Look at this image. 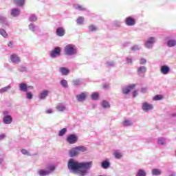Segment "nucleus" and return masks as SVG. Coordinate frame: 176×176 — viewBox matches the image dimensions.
<instances>
[{
  "label": "nucleus",
  "mask_w": 176,
  "mask_h": 176,
  "mask_svg": "<svg viewBox=\"0 0 176 176\" xmlns=\"http://www.w3.org/2000/svg\"><path fill=\"white\" fill-rule=\"evenodd\" d=\"M101 167L104 168V170H108L111 167V162L109 160L106 159L101 162Z\"/></svg>",
  "instance_id": "17"
},
{
  "label": "nucleus",
  "mask_w": 176,
  "mask_h": 176,
  "mask_svg": "<svg viewBox=\"0 0 176 176\" xmlns=\"http://www.w3.org/2000/svg\"><path fill=\"white\" fill-rule=\"evenodd\" d=\"M3 138H6V135H5V134H1V140H3Z\"/></svg>",
  "instance_id": "57"
},
{
  "label": "nucleus",
  "mask_w": 176,
  "mask_h": 176,
  "mask_svg": "<svg viewBox=\"0 0 176 176\" xmlns=\"http://www.w3.org/2000/svg\"><path fill=\"white\" fill-rule=\"evenodd\" d=\"M56 109L58 112H65V111H67V107H65V104L59 103L56 106Z\"/></svg>",
  "instance_id": "21"
},
{
  "label": "nucleus",
  "mask_w": 176,
  "mask_h": 176,
  "mask_svg": "<svg viewBox=\"0 0 176 176\" xmlns=\"http://www.w3.org/2000/svg\"><path fill=\"white\" fill-rule=\"evenodd\" d=\"M60 85L64 89H68V81L65 79H63L60 81Z\"/></svg>",
  "instance_id": "29"
},
{
  "label": "nucleus",
  "mask_w": 176,
  "mask_h": 176,
  "mask_svg": "<svg viewBox=\"0 0 176 176\" xmlns=\"http://www.w3.org/2000/svg\"><path fill=\"white\" fill-rule=\"evenodd\" d=\"M103 87H104V89H109V85H107V84H104V85H103Z\"/></svg>",
  "instance_id": "56"
},
{
  "label": "nucleus",
  "mask_w": 176,
  "mask_h": 176,
  "mask_svg": "<svg viewBox=\"0 0 176 176\" xmlns=\"http://www.w3.org/2000/svg\"><path fill=\"white\" fill-rule=\"evenodd\" d=\"M10 60L12 64H20V63H21V58L17 55V54H11Z\"/></svg>",
  "instance_id": "7"
},
{
  "label": "nucleus",
  "mask_w": 176,
  "mask_h": 176,
  "mask_svg": "<svg viewBox=\"0 0 176 176\" xmlns=\"http://www.w3.org/2000/svg\"><path fill=\"white\" fill-rule=\"evenodd\" d=\"M133 96L134 98H135V97H137V96H138V91H134L133 92Z\"/></svg>",
  "instance_id": "53"
},
{
  "label": "nucleus",
  "mask_w": 176,
  "mask_h": 176,
  "mask_svg": "<svg viewBox=\"0 0 176 176\" xmlns=\"http://www.w3.org/2000/svg\"><path fill=\"white\" fill-rule=\"evenodd\" d=\"M158 145H164L166 144V138H159L157 139Z\"/></svg>",
  "instance_id": "37"
},
{
  "label": "nucleus",
  "mask_w": 176,
  "mask_h": 176,
  "mask_svg": "<svg viewBox=\"0 0 176 176\" xmlns=\"http://www.w3.org/2000/svg\"><path fill=\"white\" fill-rule=\"evenodd\" d=\"M146 66H140L137 68V74L138 76L144 78L145 74H146Z\"/></svg>",
  "instance_id": "10"
},
{
  "label": "nucleus",
  "mask_w": 176,
  "mask_h": 176,
  "mask_svg": "<svg viewBox=\"0 0 176 176\" xmlns=\"http://www.w3.org/2000/svg\"><path fill=\"white\" fill-rule=\"evenodd\" d=\"M168 176H176V173L175 172H173L171 174H170Z\"/></svg>",
  "instance_id": "60"
},
{
  "label": "nucleus",
  "mask_w": 176,
  "mask_h": 176,
  "mask_svg": "<svg viewBox=\"0 0 176 176\" xmlns=\"http://www.w3.org/2000/svg\"><path fill=\"white\" fill-rule=\"evenodd\" d=\"M1 35L3 37V38H6L8 36V33L6 32V31H5V30H1Z\"/></svg>",
  "instance_id": "50"
},
{
  "label": "nucleus",
  "mask_w": 176,
  "mask_h": 176,
  "mask_svg": "<svg viewBox=\"0 0 176 176\" xmlns=\"http://www.w3.org/2000/svg\"><path fill=\"white\" fill-rule=\"evenodd\" d=\"M114 156L116 159H121L122 158V154L118 151H116L114 153Z\"/></svg>",
  "instance_id": "47"
},
{
  "label": "nucleus",
  "mask_w": 176,
  "mask_h": 176,
  "mask_svg": "<svg viewBox=\"0 0 176 176\" xmlns=\"http://www.w3.org/2000/svg\"><path fill=\"white\" fill-rule=\"evenodd\" d=\"M8 47H10V49L13 48V46H14V43L13 41H10L8 43Z\"/></svg>",
  "instance_id": "52"
},
{
  "label": "nucleus",
  "mask_w": 176,
  "mask_h": 176,
  "mask_svg": "<svg viewBox=\"0 0 176 176\" xmlns=\"http://www.w3.org/2000/svg\"><path fill=\"white\" fill-rule=\"evenodd\" d=\"M76 23H77V24H78L79 25H82V24H83V23H85V18H83V16H79V17L76 19Z\"/></svg>",
  "instance_id": "38"
},
{
  "label": "nucleus",
  "mask_w": 176,
  "mask_h": 176,
  "mask_svg": "<svg viewBox=\"0 0 176 176\" xmlns=\"http://www.w3.org/2000/svg\"><path fill=\"white\" fill-rule=\"evenodd\" d=\"M113 24L114 27L119 28L122 25V22H120V21H114Z\"/></svg>",
  "instance_id": "45"
},
{
  "label": "nucleus",
  "mask_w": 176,
  "mask_h": 176,
  "mask_svg": "<svg viewBox=\"0 0 176 176\" xmlns=\"http://www.w3.org/2000/svg\"><path fill=\"white\" fill-rule=\"evenodd\" d=\"M21 153L23 155H26L27 156H31V154H30V153H28V151L25 150V149H22L21 151Z\"/></svg>",
  "instance_id": "51"
},
{
  "label": "nucleus",
  "mask_w": 176,
  "mask_h": 176,
  "mask_svg": "<svg viewBox=\"0 0 176 176\" xmlns=\"http://www.w3.org/2000/svg\"><path fill=\"white\" fill-rule=\"evenodd\" d=\"M38 20V16L35 14H32L29 16L28 21L30 22H35Z\"/></svg>",
  "instance_id": "30"
},
{
  "label": "nucleus",
  "mask_w": 176,
  "mask_h": 176,
  "mask_svg": "<svg viewBox=\"0 0 176 176\" xmlns=\"http://www.w3.org/2000/svg\"><path fill=\"white\" fill-rule=\"evenodd\" d=\"M153 109V105L148 103V102H144L142 104V110L144 112H149V111H152Z\"/></svg>",
  "instance_id": "16"
},
{
  "label": "nucleus",
  "mask_w": 176,
  "mask_h": 176,
  "mask_svg": "<svg viewBox=\"0 0 176 176\" xmlns=\"http://www.w3.org/2000/svg\"><path fill=\"white\" fill-rule=\"evenodd\" d=\"M56 35L58 36H64L65 35V30H64V28L59 27L56 29Z\"/></svg>",
  "instance_id": "20"
},
{
  "label": "nucleus",
  "mask_w": 176,
  "mask_h": 176,
  "mask_svg": "<svg viewBox=\"0 0 176 176\" xmlns=\"http://www.w3.org/2000/svg\"><path fill=\"white\" fill-rule=\"evenodd\" d=\"M59 72H60L62 75L67 76V75L69 74V70L68 69V68L63 67H60Z\"/></svg>",
  "instance_id": "24"
},
{
  "label": "nucleus",
  "mask_w": 176,
  "mask_h": 176,
  "mask_svg": "<svg viewBox=\"0 0 176 176\" xmlns=\"http://www.w3.org/2000/svg\"><path fill=\"white\" fill-rule=\"evenodd\" d=\"M26 98L27 100H32L34 98V95L32 92L27 91L26 92Z\"/></svg>",
  "instance_id": "41"
},
{
  "label": "nucleus",
  "mask_w": 176,
  "mask_h": 176,
  "mask_svg": "<svg viewBox=\"0 0 176 176\" xmlns=\"http://www.w3.org/2000/svg\"><path fill=\"white\" fill-rule=\"evenodd\" d=\"M157 42V38L155 36L148 37L144 42V47L146 49H152L153 47V45H155Z\"/></svg>",
  "instance_id": "6"
},
{
  "label": "nucleus",
  "mask_w": 176,
  "mask_h": 176,
  "mask_svg": "<svg viewBox=\"0 0 176 176\" xmlns=\"http://www.w3.org/2000/svg\"><path fill=\"white\" fill-rule=\"evenodd\" d=\"M19 89L23 93H27L28 91V85L25 82H21L19 84Z\"/></svg>",
  "instance_id": "15"
},
{
  "label": "nucleus",
  "mask_w": 176,
  "mask_h": 176,
  "mask_svg": "<svg viewBox=\"0 0 176 176\" xmlns=\"http://www.w3.org/2000/svg\"><path fill=\"white\" fill-rule=\"evenodd\" d=\"M93 162H78L73 158L69 160L67 167L70 173H76L81 176H85L87 174V170L91 168Z\"/></svg>",
  "instance_id": "1"
},
{
  "label": "nucleus",
  "mask_w": 176,
  "mask_h": 176,
  "mask_svg": "<svg viewBox=\"0 0 176 176\" xmlns=\"http://www.w3.org/2000/svg\"><path fill=\"white\" fill-rule=\"evenodd\" d=\"M72 84L74 86H80V85H82V79L80 78L74 79L72 81Z\"/></svg>",
  "instance_id": "31"
},
{
  "label": "nucleus",
  "mask_w": 176,
  "mask_h": 176,
  "mask_svg": "<svg viewBox=\"0 0 176 176\" xmlns=\"http://www.w3.org/2000/svg\"><path fill=\"white\" fill-rule=\"evenodd\" d=\"M131 50H132V52H137V50H140V46L135 45L131 47Z\"/></svg>",
  "instance_id": "46"
},
{
  "label": "nucleus",
  "mask_w": 176,
  "mask_h": 176,
  "mask_svg": "<svg viewBox=\"0 0 176 176\" xmlns=\"http://www.w3.org/2000/svg\"><path fill=\"white\" fill-rule=\"evenodd\" d=\"M74 8L76 10H79L80 12H85V10H86V8L83 7V6L79 4L74 6Z\"/></svg>",
  "instance_id": "33"
},
{
  "label": "nucleus",
  "mask_w": 176,
  "mask_h": 176,
  "mask_svg": "<svg viewBox=\"0 0 176 176\" xmlns=\"http://www.w3.org/2000/svg\"><path fill=\"white\" fill-rule=\"evenodd\" d=\"M166 45L168 47H174L176 46V40L175 38H171V36L166 37Z\"/></svg>",
  "instance_id": "12"
},
{
  "label": "nucleus",
  "mask_w": 176,
  "mask_h": 176,
  "mask_svg": "<svg viewBox=\"0 0 176 176\" xmlns=\"http://www.w3.org/2000/svg\"><path fill=\"white\" fill-rule=\"evenodd\" d=\"M151 173H152V175H154V176L162 175V170L160 169L154 168L152 170Z\"/></svg>",
  "instance_id": "28"
},
{
  "label": "nucleus",
  "mask_w": 176,
  "mask_h": 176,
  "mask_svg": "<svg viewBox=\"0 0 176 176\" xmlns=\"http://www.w3.org/2000/svg\"><path fill=\"white\" fill-rule=\"evenodd\" d=\"M21 12V11L20 10V8H12L11 10L10 14L12 17H19V16H20Z\"/></svg>",
  "instance_id": "18"
},
{
  "label": "nucleus",
  "mask_w": 176,
  "mask_h": 176,
  "mask_svg": "<svg viewBox=\"0 0 176 176\" xmlns=\"http://www.w3.org/2000/svg\"><path fill=\"white\" fill-rule=\"evenodd\" d=\"M101 107L102 108H104V109H107L111 108V104H109V102L107 100H102L101 102Z\"/></svg>",
  "instance_id": "26"
},
{
  "label": "nucleus",
  "mask_w": 176,
  "mask_h": 176,
  "mask_svg": "<svg viewBox=\"0 0 176 176\" xmlns=\"http://www.w3.org/2000/svg\"><path fill=\"white\" fill-rule=\"evenodd\" d=\"M135 176H146V172L144 169H139Z\"/></svg>",
  "instance_id": "32"
},
{
  "label": "nucleus",
  "mask_w": 176,
  "mask_h": 176,
  "mask_svg": "<svg viewBox=\"0 0 176 176\" xmlns=\"http://www.w3.org/2000/svg\"><path fill=\"white\" fill-rule=\"evenodd\" d=\"M171 116H172V118H175L176 117V113L171 114Z\"/></svg>",
  "instance_id": "61"
},
{
  "label": "nucleus",
  "mask_w": 176,
  "mask_h": 176,
  "mask_svg": "<svg viewBox=\"0 0 176 176\" xmlns=\"http://www.w3.org/2000/svg\"><path fill=\"white\" fill-rule=\"evenodd\" d=\"M61 54V49L59 47H56L50 53V57L52 58H56Z\"/></svg>",
  "instance_id": "11"
},
{
  "label": "nucleus",
  "mask_w": 176,
  "mask_h": 176,
  "mask_svg": "<svg viewBox=\"0 0 176 176\" xmlns=\"http://www.w3.org/2000/svg\"><path fill=\"white\" fill-rule=\"evenodd\" d=\"M133 58H134L130 55L126 56V64H128L129 65H131V64H133Z\"/></svg>",
  "instance_id": "34"
},
{
  "label": "nucleus",
  "mask_w": 176,
  "mask_h": 176,
  "mask_svg": "<svg viewBox=\"0 0 176 176\" xmlns=\"http://www.w3.org/2000/svg\"><path fill=\"white\" fill-rule=\"evenodd\" d=\"M135 87V85H129L128 86L122 87V94H124L125 96H127L133 89Z\"/></svg>",
  "instance_id": "9"
},
{
  "label": "nucleus",
  "mask_w": 176,
  "mask_h": 176,
  "mask_svg": "<svg viewBox=\"0 0 176 176\" xmlns=\"http://www.w3.org/2000/svg\"><path fill=\"white\" fill-rule=\"evenodd\" d=\"M170 69L167 65H164L160 67V73L162 75H168L170 74Z\"/></svg>",
  "instance_id": "13"
},
{
  "label": "nucleus",
  "mask_w": 176,
  "mask_h": 176,
  "mask_svg": "<svg viewBox=\"0 0 176 176\" xmlns=\"http://www.w3.org/2000/svg\"><path fill=\"white\" fill-rule=\"evenodd\" d=\"M35 28H36V26H35V25H34V23H30L29 25V30L30 31H32V32H35V31H36V30Z\"/></svg>",
  "instance_id": "40"
},
{
  "label": "nucleus",
  "mask_w": 176,
  "mask_h": 176,
  "mask_svg": "<svg viewBox=\"0 0 176 176\" xmlns=\"http://www.w3.org/2000/svg\"><path fill=\"white\" fill-rule=\"evenodd\" d=\"M28 89H30V90H32V89H34V87L31 86V85H30V86L28 85Z\"/></svg>",
  "instance_id": "58"
},
{
  "label": "nucleus",
  "mask_w": 176,
  "mask_h": 176,
  "mask_svg": "<svg viewBox=\"0 0 176 176\" xmlns=\"http://www.w3.org/2000/svg\"><path fill=\"white\" fill-rule=\"evenodd\" d=\"M80 152H82V153L85 152H87V147L85 146H78L72 148L69 151V156H70V157L78 156Z\"/></svg>",
  "instance_id": "2"
},
{
  "label": "nucleus",
  "mask_w": 176,
  "mask_h": 176,
  "mask_svg": "<svg viewBox=\"0 0 176 176\" xmlns=\"http://www.w3.org/2000/svg\"><path fill=\"white\" fill-rule=\"evenodd\" d=\"M18 69H19V71H20V72H26L27 67H24V66H19Z\"/></svg>",
  "instance_id": "48"
},
{
  "label": "nucleus",
  "mask_w": 176,
  "mask_h": 176,
  "mask_svg": "<svg viewBox=\"0 0 176 176\" xmlns=\"http://www.w3.org/2000/svg\"><path fill=\"white\" fill-rule=\"evenodd\" d=\"M125 24H126L128 27H133V25H135V19L131 16H129L125 19Z\"/></svg>",
  "instance_id": "14"
},
{
  "label": "nucleus",
  "mask_w": 176,
  "mask_h": 176,
  "mask_svg": "<svg viewBox=\"0 0 176 176\" xmlns=\"http://www.w3.org/2000/svg\"><path fill=\"white\" fill-rule=\"evenodd\" d=\"M162 98H163L162 95H156L153 98V100L154 101H159V100H162Z\"/></svg>",
  "instance_id": "44"
},
{
  "label": "nucleus",
  "mask_w": 176,
  "mask_h": 176,
  "mask_svg": "<svg viewBox=\"0 0 176 176\" xmlns=\"http://www.w3.org/2000/svg\"><path fill=\"white\" fill-rule=\"evenodd\" d=\"M68 144H76L78 142V136L75 134L69 135L66 139Z\"/></svg>",
  "instance_id": "8"
},
{
  "label": "nucleus",
  "mask_w": 176,
  "mask_h": 176,
  "mask_svg": "<svg viewBox=\"0 0 176 176\" xmlns=\"http://www.w3.org/2000/svg\"><path fill=\"white\" fill-rule=\"evenodd\" d=\"M13 2L16 6H24L25 3V0H13Z\"/></svg>",
  "instance_id": "25"
},
{
  "label": "nucleus",
  "mask_w": 176,
  "mask_h": 176,
  "mask_svg": "<svg viewBox=\"0 0 176 176\" xmlns=\"http://www.w3.org/2000/svg\"><path fill=\"white\" fill-rule=\"evenodd\" d=\"M64 52L67 56H75L78 53V48L74 44H69L65 47Z\"/></svg>",
  "instance_id": "3"
},
{
  "label": "nucleus",
  "mask_w": 176,
  "mask_h": 176,
  "mask_svg": "<svg viewBox=\"0 0 176 176\" xmlns=\"http://www.w3.org/2000/svg\"><path fill=\"white\" fill-rule=\"evenodd\" d=\"M47 96H49V91L44 90L39 94L38 98H40V100H45Z\"/></svg>",
  "instance_id": "22"
},
{
  "label": "nucleus",
  "mask_w": 176,
  "mask_h": 176,
  "mask_svg": "<svg viewBox=\"0 0 176 176\" xmlns=\"http://www.w3.org/2000/svg\"><path fill=\"white\" fill-rule=\"evenodd\" d=\"M106 65H107L108 68H112L115 67V62L109 61V62H107Z\"/></svg>",
  "instance_id": "43"
},
{
  "label": "nucleus",
  "mask_w": 176,
  "mask_h": 176,
  "mask_svg": "<svg viewBox=\"0 0 176 176\" xmlns=\"http://www.w3.org/2000/svg\"><path fill=\"white\" fill-rule=\"evenodd\" d=\"M86 93L82 92L81 94L76 95V98L77 101H79V102H82V101H85L86 100Z\"/></svg>",
  "instance_id": "19"
},
{
  "label": "nucleus",
  "mask_w": 176,
  "mask_h": 176,
  "mask_svg": "<svg viewBox=\"0 0 176 176\" xmlns=\"http://www.w3.org/2000/svg\"><path fill=\"white\" fill-rule=\"evenodd\" d=\"M140 65H145V64H146V59L144 58H142L140 60Z\"/></svg>",
  "instance_id": "49"
},
{
  "label": "nucleus",
  "mask_w": 176,
  "mask_h": 176,
  "mask_svg": "<svg viewBox=\"0 0 176 176\" xmlns=\"http://www.w3.org/2000/svg\"><path fill=\"white\" fill-rule=\"evenodd\" d=\"M146 88H142V89H141V91H142V93H144V94H145V93H146Z\"/></svg>",
  "instance_id": "55"
},
{
  "label": "nucleus",
  "mask_w": 176,
  "mask_h": 176,
  "mask_svg": "<svg viewBox=\"0 0 176 176\" xmlns=\"http://www.w3.org/2000/svg\"><path fill=\"white\" fill-rule=\"evenodd\" d=\"M168 176H176V173L175 172H173L171 174H170Z\"/></svg>",
  "instance_id": "59"
},
{
  "label": "nucleus",
  "mask_w": 176,
  "mask_h": 176,
  "mask_svg": "<svg viewBox=\"0 0 176 176\" xmlns=\"http://www.w3.org/2000/svg\"><path fill=\"white\" fill-rule=\"evenodd\" d=\"M88 28L90 32H96V31H97V28L94 25H89Z\"/></svg>",
  "instance_id": "39"
},
{
  "label": "nucleus",
  "mask_w": 176,
  "mask_h": 176,
  "mask_svg": "<svg viewBox=\"0 0 176 176\" xmlns=\"http://www.w3.org/2000/svg\"><path fill=\"white\" fill-rule=\"evenodd\" d=\"M67 133V128H63L60 131H59L58 135L59 137H63Z\"/></svg>",
  "instance_id": "42"
},
{
  "label": "nucleus",
  "mask_w": 176,
  "mask_h": 176,
  "mask_svg": "<svg viewBox=\"0 0 176 176\" xmlns=\"http://www.w3.org/2000/svg\"><path fill=\"white\" fill-rule=\"evenodd\" d=\"M3 122L4 124H12L13 118L10 116V111L9 110H5L3 111Z\"/></svg>",
  "instance_id": "5"
},
{
  "label": "nucleus",
  "mask_w": 176,
  "mask_h": 176,
  "mask_svg": "<svg viewBox=\"0 0 176 176\" xmlns=\"http://www.w3.org/2000/svg\"><path fill=\"white\" fill-rule=\"evenodd\" d=\"M100 97V95L98 94V92H94L91 95V100H93L94 101H96L97 100H98Z\"/></svg>",
  "instance_id": "35"
},
{
  "label": "nucleus",
  "mask_w": 176,
  "mask_h": 176,
  "mask_svg": "<svg viewBox=\"0 0 176 176\" xmlns=\"http://www.w3.org/2000/svg\"><path fill=\"white\" fill-rule=\"evenodd\" d=\"M122 126H124V127H129L130 126H133V121L131 120H125L122 122Z\"/></svg>",
  "instance_id": "27"
},
{
  "label": "nucleus",
  "mask_w": 176,
  "mask_h": 176,
  "mask_svg": "<svg viewBox=\"0 0 176 176\" xmlns=\"http://www.w3.org/2000/svg\"><path fill=\"white\" fill-rule=\"evenodd\" d=\"M45 113H53V110H52V109H49L48 110L45 111Z\"/></svg>",
  "instance_id": "54"
},
{
  "label": "nucleus",
  "mask_w": 176,
  "mask_h": 176,
  "mask_svg": "<svg viewBox=\"0 0 176 176\" xmlns=\"http://www.w3.org/2000/svg\"><path fill=\"white\" fill-rule=\"evenodd\" d=\"M56 170V166L54 165L48 166L46 169H40L37 171V174L39 176H47L50 175Z\"/></svg>",
  "instance_id": "4"
},
{
  "label": "nucleus",
  "mask_w": 176,
  "mask_h": 176,
  "mask_svg": "<svg viewBox=\"0 0 176 176\" xmlns=\"http://www.w3.org/2000/svg\"><path fill=\"white\" fill-rule=\"evenodd\" d=\"M10 89H12V86L10 85H9L6 87L1 88V93H7V91H9V90H10Z\"/></svg>",
  "instance_id": "36"
},
{
  "label": "nucleus",
  "mask_w": 176,
  "mask_h": 176,
  "mask_svg": "<svg viewBox=\"0 0 176 176\" xmlns=\"http://www.w3.org/2000/svg\"><path fill=\"white\" fill-rule=\"evenodd\" d=\"M1 24L2 27H9V22H8V19L5 16L1 17Z\"/></svg>",
  "instance_id": "23"
}]
</instances>
